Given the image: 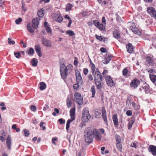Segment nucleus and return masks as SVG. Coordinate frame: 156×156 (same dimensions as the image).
Wrapping results in <instances>:
<instances>
[{
	"mask_svg": "<svg viewBox=\"0 0 156 156\" xmlns=\"http://www.w3.org/2000/svg\"><path fill=\"white\" fill-rule=\"evenodd\" d=\"M83 72L84 74L85 75H87L88 73V70L87 68H84L83 69Z\"/></svg>",
	"mask_w": 156,
	"mask_h": 156,
	"instance_id": "5fc2aeb1",
	"label": "nucleus"
},
{
	"mask_svg": "<svg viewBox=\"0 0 156 156\" xmlns=\"http://www.w3.org/2000/svg\"><path fill=\"white\" fill-rule=\"evenodd\" d=\"M73 66L72 65L69 64V65L67 67H66V70H72L73 69Z\"/></svg>",
	"mask_w": 156,
	"mask_h": 156,
	"instance_id": "864d4df0",
	"label": "nucleus"
},
{
	"mask_svg": "<svg viewBox=\"0 0 156 156\" xmlns=\"http://www.w3.org/2000/svg\"><path fill=\"white\" fill-rule=\"evenodd\" d=\"M53 19L58 23L61 22L63 20L62 17L59 14H55L53 17Z\"/></svg>",
	"mask_w": 156,
	"mask_h": 156,
	"instance_id": "2eb2a0df",
	"label": "nucleus"
},
{
	"mask_svg": "<svg viewBox=\"0 0 156 156\" xmlns=\"http://www.w3.org/2000/svg\"><path fill=\"white\" fill-rule=\"evenodd\" d=\"M90 118V115L89 114L88 108H84L82 112V121L83 122H85L88 121Z\"/></svg>",
	"mask_w": 156,
	"mask_h": 156,
	"instance_id": "20e7f679",
	"label": "nucleus"
},
{
	"mask_svg": "<svg viewBox=\"0 0 156 156\" xmlns=\"http://www.w3.org/2000/svg\"><path fill=\"white\" fill-rule=\"evenodd\" d=\"M76 76L77 82L80 85H81L82 84L83 80L80 73L79 71H77L76 72Z\"/></svg>",
	"mask_w": 156,
	"mask_h": 156,
	"instance_id": "6e6552de",
	"label": "nucleus"
},
{
	"mask_svg": "<svg viewBox=\"0 0 156 156\" xmlns=\"http://www.w3.org/2000/svg\"><path fill=\"white\" fill-rule=\"evenodd\" d=\"M73 121L68 119L67 121V123H66V129L67 131L68 130L69 128V125L71 122H72Z\"/></svg>",
	"mask_w": 156,
	"mask_h": 156,
	"instance_id": "ea45409f",
	"label": "nucleus"
},
{
	"mask_svg": "<svg viewBox=\"0 0 156 156\" xmlns=\"http://www.w3.org/2000/svg\"><path fill=\"white\" fill-rule=\"evenodd\" d=\"M150 151L153 155H156V147L153 146H151L149 147Z\"/></svg>",
	"mask_w": 156,
	"mask_h": 156,
	"instance_id": "a878e982",
	"label": "nucleus"
},
{
	"mask_svg": "<svg viewBox=\"0 0 156 156\" xmlns=\"http://www.w3.org/2000/svg\"><path fill=\"white\" fill-rule=\"evenodd\" d=\"M102 117L105 122L106 124H108V121L107 120L106 112L105 109L104 107H102Z\"/></svg>",
	"mask_w": 156,
	"mask_h": 156,
	"instance_id": "4468645a",
	"label": "nucleus"
},
{
	"mask_svg": "<svg viewBox=\"0 0 156 156\" xmlns=\"http://www.w3.org/2000/svg\"><path fill=\"white\" fill-rule=\"evenodd\" d=\"M101 111H95V115L97 118H99L100 117Z\"/></svg>",
	"mask_w": 156,
	"mask_h": 156,
	"instance_id": "79ce46f5",
	"label": "nucleus"
},
{
	"mask_svg": "<svg viewBox=\"0 0 156 156\" xmlns=\"http://www.w3.org/2000/svg\"><path fill=\"white\" fill-rule=\"evenodd\" d=\"M97 27L101 30H103L105 28V27L103 24L99 23Z\"/></svg>",
	"mask_w": 156,
	"mask_h": 156,
	"instance_id": "37998d69",
	"label": "nucleus"
},
{
	"mask_svg": "<svg viewBox=\"0 0 156 156\" xmlns=\"http://www.w3.org/2000/svg\"><path fill=\"white\" fill-rule=\"evenodd\" d=\"M102 22L103 23L105 24V19L104 17H103L102 19Z\"/></svg>",
	"mask_w": 156,
	"mask_h": 156,
	"instance_id": "774afa93",
	"label": "nucleus"
},
{
	"mask_svg": "<svg viewBox=\"0 0 156 156\" xmlns=\"http://www.w3.org/2000/svg\"><path fill=\"white\" fill-rule=\"evenodd\" d=\"M34 53V49L32 48H30L28 51V53L30 55H33Z\"/></svg>",
	"mask_w": 156,
	"mask_h": 156,
	"instance_id": "58836bf2",
	"label": "nucleus"
},
{
	"mask_svg": "<svg viewBox=\"0 0 156 156\" xmlns=\"http://www.w3.org/2000/svg\"><path fill=\"white\" fill-rule=\"evenodd\" d=\"M79 85H80V84H79L78 83H75L73 85V88L74 89H77L79 88Z\"/></svg>",
	"mask_w": 156,
	"mask_h": 156,
	"instance_id": "09e8293b",
	"label": "nucleus"
},
{
	"mask_svg": "<svg viewBox=\"0 0 156 156\" xmlns=\"http://www.w3.org/2000/svg\"><path fill=\"white\" fill-rule=\"evenodd\" d=\"M149 76L151 80L153 83H154L156 80V76L154 74H150Z\"/></svg>",
	"mask_w": 156,
	"mask_h": 156,
	"instance_id": "cd10ccee",
	"label": "nucleus"
},
{
	"mask_svg": "<svg viewBox=\"0 0 156 156\" xmlns=\"http://www.w3.org/2000/svg\"><path fill=\"white\" fill-rule=\"evenodd\" d=\"M95 87L94 86H93L91 87L90 89V91L92 93V97L93 98L94 97V95L95 93Z\"/></svg>",
	"mask_w": 156,
	"mask_h": 156,
	"instance_id": "72a5a7b5",
	"label": "nucleus"
},
{
	"mask_svg": "<svg viewBox=\"0 0 156 156\" xmlns=\"http://www.w3.org/2000/svg\"><path fill=\"white\" fill-rule=\"evenodd\" d=\"M75 108L70 109L69 111V112L70 116L71 118V119H69V120H71L72 121H73L75 120Z\"/></svg>",
	"mask_w": 156,
	"mask_h": 156,
	"instance_id": "dca6fc26",
	"label": "nucleus"
},
{
	"mask_svg": "<svg viewBox=\"0 0 156 156\" xmlns=\"http://www.w3.org/2000/svg\"><path fill=\"white\" fill-rule=\"evenodd\" d=\"M127 116H130L132 115V112L130 110H128L126 112Z\"/></svg>",
	"mask_w": 156,
	"mask_h": 156,
	"instance_id": "13d9d810",
	"label": "nucleus"
},
{
	"mask_svg": "<svg viewBox=\"0 0 156 156\" xmlns=\"http://www.w3.org/2000/svg\"><path fill=\"white\" fill-rule=\"evenodd\" d=\"M30 109L32 111L34 112L36 111L37 108L35 106L32 105L30 107Z\"/></svg>",
	"mask_w": 156,
	"mask_h": 156,
	"instance_id": "603ef678",
	"label": "nucleus"
},
{
	"mask_svg": "<svg viewBox=\"0 0 156 156\" xmlns=\"http://www.w3.org/2000/svg\"><path fill=\"white\" fill-rule=\"evenodd\" d=\"M66 104L67 106L69 108L71 107L72 102L69 97H68L66 99Z\"/></svg>",
	"mask_w": 156,
	"mask_h": 156,
	"instance_id": "473e14b6",
	"label": "nucleus"
},
{
	"mask_svg": "<svg viewBox=\"0 0 156 156\" xmlns=\"http://www.w3.org/2000/svg\"><path fill=\"white\" fill-rule=\"evenodd\" d=\"M66 66L64 64L61 65L60 67V72L62 78L63 79H65L67 76V70H66Z\"/></svg>",
	"mask_w": 156,
	"mask_h": 156,
	"instance_id": "423d86ee",
	"label": "nucleus"
},
{
	"mask_svg": "<svg viewBox=\"0 0 156 156\" xmlns=\"http://www.w3.org/2000/svg\"><path fill=\"white\" fill-rule=\"evenodd\" d=\"M94 81L95 84L98 89L101 90L102 88V76L99 71V69H97L96 70L95 73L94 74Z\"/></svg>",
	"mask_w": 156,
	"mask_h": 156,
	"instance_id": "f257e3e1",
	"label": "nucleus"
},
{
	"mask_svg": "<svg viewBox=\"0 0 156 156\" xmlns=\"http://www.w3.org/2000/svg\"><path fill=\"white\" fill-rule=\"evenodd\" d=\"M111 60V56H108L105 58V59L103 61V63L105 64H107Z\"/></svg>",
	"mask_w": 156,
	"mask_h": 156,
	"instance_id": "c756f323",
	"label": "nucleus"
},
{
	"mask_svg": "<svg viewBox=\"0 0 156 156\" xmlns=\"http://www.w3.org/2000/svg\"><path fill=\"white\" fill-rule=\"evenodd\" d=\"M107 84L109 86L112 87L114 85V83L110 76L105 77Z\"/></svg>",
	"mask_w": 156,
	"mask_h": 156,
	"instance_id": "ddd939ff",
	"label": "nucleus"
},
{
	"mask_svg": "<svg viewBox=\"0 0 156 156\" xmlns=\"http://www.w3.org/2000/svg\"><path fill=\"white\" fill-rule=\"evenodd\" d=\"M11 39H12V38L11 37H9L8 38V43L9 44H15V42L14 41H12Z\"/></svg>",
	"mask_w": 156,
	"mask_h": 156,
	"instance_id": "a18cd8bd",
	"label": "nucleus"
},
{
	"mask_svg": "<svg viewBox=\"0 0 156 156\" xmlns=\"http://www.w3.org/2000/svg\"><path fill=\"white\" fill-rule=\"evenodd\" d=\"M88 78L89 80L93 81V78L91 74H89L88 76Z\"/></svg>",
	"mask_w": 156,
	"mask_h": 156,
	"instance_id": "6e6d98bb",
	"label": "nucleus"
},
{
	"mask_svg": "<svg viewBox=\"0 0 156 156\" xmlns=\"http://www.w3.org/2000/svg\"><path fill=\"white\" fill-rule=\"evenodd\" d=\"M90 130L91 134H93L96 140H100L102 137L101 132L103 134L104 133L105 131L103 129H91L90 128Z\"/></svg>",
	"mask_w": 156,
	"mask_h": 156,
	"instance_id": "f03ea898",
	"label": "nucleus"
},
{
	"mask_svg": "<svg viewBox=\"0 0 156 156\" xmlns=\"http://www.w3.org/2000/svg\"><path fill=\"white\" fill-rule=\"evenodd\" d=\"M74 99L76 102L79 105H81L83 103V98L79 93H76L74 94Z\"/></svg>",
	"mask_w": 156,
	"mask_h": 156,
	"instance_id": "39448f33",
	"label": "nucleus"
},
{
	"mask_svg": "<svg viewBox=\"0 0 156 156\" xmlns=\"http://www.w3.org/2000/svg\"><path fill=\"white\" fill-rule=\"evenodd\" d=\"M127 51L129 53H132L133 52V48L132 45L130 44H128L126 46Z\"/></svg>",
	"mask_w": 156,
	"mask_h": 156,
	"instance_id": "aec40b11",
	"label": "nucleus"
},
{
	"mask_svg": "<svg viewBox=\"0 0 156 156\" xmlns=\"http://www.w3.org/2000/svg\"><path fill=\"white\" fill-rule=\"evenodd\" d=\"M134 30H133V31L134 32L135 34L138 35H139L140 34V31L138 30L136 28H134Z\"/></svg>",
	"mask_w": 156,
	"mask_h": 156,
	"instance_id": "de8ad7c7",
	"label": "nucleus"
},
{
	"mask_svg": "<svg viewBox=\"0 0 156 156\" xmlns=\"http://www.w3.org/2000/svg\"><path fill=\"white\" fill-rule=\"evenodd\" d=\"M95 37L97 39L101 41H103L104 42L108 41V38H107L104 37L103 36H98L96 34L95 35Z\"/></svg>",
	"mask_w": 156,
	"mask_h": 156,
	"instance_id": "4be33fe9",
	"label": "nucleus"
},
{
	"mask_svg": "<svg viewBox=\"0 0 156 156\" xmlns=\"http://www.w3.org/2000/svg\"><path fill=\"white\" fill-rule=\"evenodd\" d=\"M40 88L41 90H44L46 87V84L43 82H41L40 83Z\"/></svg>",
	"mask_w": 156,
	"mask_h": 156,
	"instance_id": "c85d7f7f",
	"label": "nucleus"
},
{
	"mask_svg": "<svg viewBox=\"0 0 156 156\" xmlns=\"http://www.w3.org/2000/svg\"><path fill=\"white\" fill-rule=\"evenodd\" d=\"M90 65L92 70V73L93 75H94V71H95L96 68L92 62L91 61L90 62Z\"/></svg>",
	"mask_w": 156,
	"mask_h": 156,
	"instance_id": "2f4dec72",
	"label": "nucleus"
},
{
	"mask_svg": "<svg viewBox=\"0 0 156 156\" xmlns=\"http://www.w3.org/2000/svg\"><path fill=\"white\" fill-rule=\"evenodd\" d=\"M41 41L42 44L46 47L50 48L52 46V43L51 41L44 37L42 38Z\"/></svg>",
	"mask_w": 156,
	"mask_h": 156,
	"instance_id": "0eeeda50",
	"label": "nucleus"
},
{
	"mask_svg": "<svg viewBox=\"0 0 156 156\" xmlns=\"http://www.w3.org/2000/svg\"><path fill=\"white\" fill-rule=\"evenodd\" d=\"M24 134L26 136H28L29 135L30 133L29 131H27L26 129H24Z\"/></svg>",
	"mask_w": 156,
	"mask_h": 156,
	"instance_id": "bf43d9fd",
	"label": "nucleus"
},
{
	"mask_svg": "<svg viewBox=\"0 0 156 156\" xmlns=\"http://www.w3.org/2000/svg\"><path fill=\"white\" fill-rule=\"evenodd\" d=\"M98 2L102 5H105L106 4L107 0H98Z\"/></svg>",
	"mask_w": 156,
	"mask_h": 156,
	"instance_id": "e433bc0d",
	"label": "nucleus"
},
{
	"mask_svg": "<svg viewBox=\"0 0 156 156\" xmlns=\"http://www.w3.org/2000/svg\"><path fill=\"white\" fill-rule=\"evenodd\" d=\"M39 18L37 17L34 18L32 20V26L34 28L36 29L37 28L39 24Z\"/></svg>",
	"mask_w": 156,
	"mask_h": 156,
	"instance_id": "9d476101",
	"label": "nucleus"
},
{
	"mask_svg": "<svg viewBox=\"0 0 156 156\" xmlns=\"http://www.w3.org/2000/svg\"><path fill=\"white\" fill-rule=\"evenodd\" d=\"M131 100L129 98H128L126 101V105L127 107H129L131 105Z\"/></svg>",
	"mask_w": 156,
	"mask_h": 156,
	"instance_id": "c03bdc74",
	"label": "nucleus"
},
{
	"mask_svg": "<svg viewBox=\"0 0 156 156\" xmlns=\"http://www.w3.org/2000/svg\"><path fill=\"white\" fill-rule=\"evenodd\" d=\"M27 30L30 33H32L34 32V28L32 27H31V24L30 23H29L27 24Z\"/></svg>",
	"mask_w": 156,
	"mask_h": 156,
	"instance_id": "5701e85b",
	"label": "nucleus"
},
{
	"mask_svg": "<svg viewBox=\"0 0 156 156\" xmlns=\"http://www.w3.org/2000/svg\"><path fill=\"white\" fill-rule=\"evenodd\" d=\"M38 63L37 59L35 58H34L31 61V63L33 66L36 67L37 66Z\"/></svg>",
	"mask_w": 156,
	"mask_h": 156,
	"instance_id": "7c9ffc66",
	"label": "nucleus"
},
{
	"mask_svg": "<svg viewBox=\"0 0 156 156\" xmlns=\"http://www.w3.org/2000/svg\"><path fill=\"white\" fill-rule=\"evenodd\" d=\"M11 140L10 136L9 135L7 138L6 144L8 149L10 150L11 148Z\"/></svg>",
	"mask_w": 156,
	"mask_h": 156,
	"instance_id": "a211bd4d",
	"label": "nucleus"
},
{
	"mask_svg": "<svg viewBox=\"0 0 156 156\" xmlns=\"http://www.w3.org/2000/svg\"><path fill=\"white\" fill-rule=\"evenodd\" d=\"M49 2V0H40V2L42 3L43 2L44 3H47Z\"/></svg>",
	"mask_w": 156,
	"mask_h": 156,
	"instance_id": "338daca9",
	"label": "nucleus"
},
{
	"mask_svg": "<svg viewBox=\"0 0 156 156\" xmlns=\"http://www.w3.org/2000/svg\"><path fill=\"white\" fill-rule=\"evenodd\" d=\"M90 130V128L86 129L85 131V140L87 143H90L93 140V137Z\"/></svg>",
	"mask_w": 156,
	"mask_h": 156,
	"instance_id": "7ed1b4c3",
	"label": "nucleus"
},
{
	"mask_svg": "<svg viewBox=\"0 0 156 156\" xmlns=\"http://www.w3.org/2000/svg\"><path fill=\"white\" fill-rule=\"evenodd\" d=\"M128 73V71L126 68H125L122 71L123 74L125 77L127 76Z\"/></svg>",
	"mask_w": 156,
	"mask_h": 156,
	"instance_id": "4c0bfd02",
	"label": "nucleus"
},
{
	"mask_svg": "<svg viewBox=\"0 0 156 156\" xmlns=\"http://www.w3.org/2000/svg\"><path fill=\"white\" fill-rule=\"evenodd\" d=\"M44 26L45 29L47 31V32L49 33H51L52 31L51 28L49 27V25L48 23L45 22L44 23Z\"/></svg>",
	"mask_w": 156,
	"mask_h": 156,
	"instance_id": "393cba45",
	"label": "nucleus"
},
{
	"mask_svg": "<svg viewBox=\"0 0 156 156\" xmlns=\"http://www.w3.org/2000/svg\"><path fill=\"white\" fill-rule=\"evenodd\" d=\"M93 23L94 25L96 27H98L100 23L98 22V20H93Z\"/></svg>",
	"mask_w": 156,
	"mask_h": 156,
	"instance_id": "8fccbe9b",
	"label": "nucleus"
},
{
	"mask_svg": "<svg viewBox=\"0 0 156 156\" xmlns=\"http://www.w3.org/2000/svg\"><path fill=\"white\" fill-rule=\"evenodd\" d=\"M140 83V81L138 80L134 79L131 82L130 85L132 87L136 88L137 87Z\"/></svg>",
	"mask_w": 156,
	"mask_h": 156,
	"instance_id": "f8f14e48",
	"label": "nucleus"
},
{
	"mask_svg": "<svg viewBox=\"0 0 156 156\" xmlns=\"http://www.w3.org/2000/svg\"><path fill=\"white\" fill-rule=\"evenodd\" d=\"M58 140V138L57 137L53 138L52 140V143L55 145H56V144L55 142V141H56Z\"/></svg>",
	"mask_w": 156,
	"mask_h": 156,
	"instance_id": "4d7b16f0",
	"label": "nucleus"
},
{
	"mask_svg": "<svg viewBox=\"0 0 156 156\" xmlns=\"http://www.w3.org/2000/svg\"><path fill=\"white\" fill-rule=\"evenodd\" d=\"M14 55L17 58H19L21 56L19 52H14Z\"/></svg>",
	"mask_w": 156,
	"mask_h": 156,
	"instance_id": "49530a36",
	"label": "nucleus"
},
{
	"mask_svg": "<svg viewBox=\"0 0 156 156\" xmlns=\"http://www.w3.org/2000/svg\"><path fill=\"white\" fill-rule=\"evenodd\" d=\"M134 119L133 117H132L129 120V124L128 126L129 129H130L132 126L134 122Z\"/></svg>",
	"mask_w": 156,
	"mask_h": 156,
	"instance_id": "6ab92c4d",
	"label": "nucleus"
},
{
	"mask_svg": "<svg viewBox=\"0 0 156 156\" xmlns=\"http://www.w3.org/2000/svg\"><path fill=\"white\" fill-rule=\"evenodd\" d=\"M121 139L119 136L116 138V146L119 151H121L122 150V145Z\"/></svg>",
	"mask_w": 156,
	"mask_h": 156,
	"instance_id": "9b49d317",
	"label": "nucleus"
},
{
	"mask_svg": "<svg viewBox=\"0 0 156 156\" xmlns=\"http://www.w3.org/2000/svg\"><path fill=\"white\" fill-rule=\"evenodd\" d=\"M4 2V0H0V7L2 6Z\"/></svg>",
	"mask_w": 156,
	"mask_h": 156,
	"instance_id": "0e129e2a",
	"label": "nucleus"
},
{
	"mask_svg": "<svg viewBox=\"0 0 156 156\" xmlns=\"http://www.w3.org/2000/svg\"><path fill=\"white\" fill-rule=\"evenodd\" d=\"M59 122H60V124H62L65 123V121L64 120L62 119H59Z\"/></svg>",
	"mask_w": 156,
	"mask_h": 156,
	"instance_id": "052dcab7",
	"label": "nucleus"
},
{
	"mask_svg": "<svg viewBox=\"0 0 156 156\" xmlns=\"http://www.w3.org/2000/svg\"><path fill=\"white\" fill-rule=\"evenodd\" d=\"M147 11L148 13L151 15L152 17L156 18V11L154 8L152 7H149L147 8Z\"/></svg>",
	"mask_w": 156,
	"mask_h": 156,
	"instance_id": "1a4fd4ad",
	"label": "nucleus"
},
{
	"mask_svg": "<svg viewBox=\"0 0 156 156\" xmlns=\"http://www.w3.org/2000/svg\"><path fill=\"white\" fill-rule=\"evenodd\" d=\"M100 51L101 52H106V49L104 48H101L100 49Z\"/></svg>",
	"mask_w": 156,
	"mask_h": 156,
	"instance_id": "680f3d73",
	"label": "nucleus"
},
{
	"mask_svg": "<svg viewBox=\"0 0 156 156\" xmlns=\"http://www.w3.org/2000/svg\"><path fill=\"white\" fill-rule=\"evenodd\" d=\"M146 61L150 66H153V60L151 57L148 56L146 58Z\"/></svg>",
	"mask_w": 156,
	"mask_h": 156,
	"instance_id": "412c9836",
	"label": "nucleus"
},
{
	"mask_svg": "<svg viewBox=\"0 0 156 156\" xmlns=\"http://www.w3.org/2000/svg\"><path fill=\"white\" fill-rule=\"evenodd\" d=\"M66 33L69 35L70 36H72L74 35L75 33L73 31L69 30L66 31Z\"/></svg>",
	"mask_w": 156,
	"mask_h": 156,
	"instance_id": "a19ab883",
	"label": "nucleus"
},
{
	"mask_svg": "<svg viewBox=\"0 0 156 156\" xmlns=\"http://www.w3.org/2000/svg\"><path fill=\"white\" fill-rule=\"evenodd\" d=\"M22 21V19L21 18H19L18 19H16L15 20V23L16 24H18L20 22H21Z\"/></svg>",
	"mask_w": 156,
	"mask_h": 156,
	"instance_id": "3c124183",
	"label": "nucleus"
},
{
	"mask_svg": "<svg viewBox=\"0 0 156 156\" xmlns=\"http://www.w3.org/2000/svg\"><path fill=\"white\" fill-rule=\"evenodd\" d=\"M35 49L36 53L37 54L38 56L40 57L42 56V54L41 51V48L40 46L37 45L35 46Z\"/></svg>",
	"mask_w": 156,
	"mask_h": 156,
	"instance_id": "f3484780",
	"label": "nucleus"
},
{
	"mask_svg": "<svg viewBox=\"0 0 156 156\" xmlns=\"http://www.w3.org/2000/svg\"><path fill=\"white\" fill-rule=\"evenodd\" d=\"M114 37L117 39L120 38V34L119 32L117 30H115L113 33Z\"/></svg>",
	"mask_w": 156,
	"mask_h": 156,
	"instance_id": "bb28decb",
	"label": "nucleus"
},
{
	"mask_svg": "<svg viewBox=\"0 0 156 156\" xmlns=\"http://www.w3.org/2000/svg\"><path fill=\"white\" fill-rule=\"evenodd\" d=\"M73 7L72 5L70 4H68L67 5L66 8V11H69L71 10L72 8Z\"/></svg>",
	"mask_w": 156,
	"mask_h": 156,
	"instance_id": "f704fd0d",
	"label": "nucleus"
},
{
	"mask_svg": "<svg viewBox=\"0 0 156 156\" xmlns=\"http://www.w3.org/2000/svg\"><path fill=\"white\" fill-rule=\"evenodd\" d=\"M131 146L132 147H133L134 148H136L137 147V145L135 143H132L131 144Z\"/></svg>",
	"mask_w": 156,
	"mask_h": 156,
	"instance_id": "69168bd1",
	"label": "nucleus"
},
{
	"mask_svg": "<svg viewBox=\"0 0 156 156\" xmlns=\"http://www.w3.org/2000/svg\"><path fill=\"white\" fill-rule=\"evenodd\" d=\"M112 119L115 126H118V121L117 115L115 114L112 117Z\"/></svg>",
	"mask_w": 156,
	"mask_h": 156,
	"instance_id": "b1692460",
	"label": "nucleus"
},
{
	"mask_svg": "<svg viewBox=\"0 0 156 156\" xmlns=\"http://www.w3.org/2000/svg\"><path fill=\"white\" fill-rule=\"evenodd\" d=\"M147 72L150 73H153L154 72V70L153 69H146Z\"/></svg>",
	"mask_w": 156,
	"mask_h": 156,
	"instance_id": "e2e57ef3",
	"label": "nucleus"
},
{
	"mask_svg": "<svg viewBox=\"0 0 156 156\" xmlns=\"http://www.w3.org/2000/svg\"><path fill=\"white\" fill-rule=\"evenodd\" d=\"M44 13L41 10H39L37 12V15L38 16L40 17H43L44 16Z\"/></svg>",
	"mask_w": 156,
	"mask_h": 156,
	"instance_id": "c9c22d12",
	"label": "nucleus"
}]
</instances>
